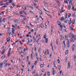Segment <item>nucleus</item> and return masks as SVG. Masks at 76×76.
<instances>
[{
  "instance_id": "37",
  "label": "nucleus",
  "mask_w": 76,
  "mask_h": 76,
  "mask_svg": "<svg viewBox=\"0 0 76 76\" xmlns=\"http://www.w3.org/2000/svg\"><path fill=\"white\" fill-rule=\"evenodd\" d=\"M29 56L26 57V60L27 61L29 60Z\"/></svg>"
},
{
  "instance_id": "28",
  "label": "nucleus",
  "mask_w": 76,
  "mask_h": 76,
  "mask_svg": "<svg viewBox=\"0 0 76 76\" xmlns=\"http://www.w3.org/2000/svg\"><path fill=\"white\" fill-rule=\"evenodd\" d=\"M51 32L50 35H52V34L53 33V28H52L51 29Z\"/></svg>"
},
{
  "instance_id": "47",
  "label": "nucleus",
  "mask_w": 76,
  "mask_h": 76,
  "mask_svg": "<svg viewBox=\"0 0 76 76\" xmlns=\"http://www.w3.org/2000/svg\"><path fill=\"white\" fill-rule=\"evenodd\" d=\"M68 38V36L65 35V39H67Z\"/></svg>"
},
{
  "instance_id": "50",
  "label": "nucleus",
  "mask_w": 76,
  "mask_h": 76,
  "mask_svg": "<svg viewBox=\"0 0 76 76\" xmlns=\"http://www.w3.org/2000/svg\"><path fill=\"white\" fill-rule=\"evenodd\" d=\"M21 71H22V72H21V73H23V68H21Z\"/></svg>"
},
{
  "instance_id": "23",
  "label": "nucleus",
  "mask_w": 76,
  "mask_h": 76,
  "mask_svg": "<svg viewBox=\"0 0 76 76\" xmlns=\"http://www.w3.org/2000/svg\"><path fill=\"white\" fill-rule=\"evenodd\" d=\"M46 37H47V34H44V35L43 36V38H44V39H45V38H46Z\"/></svg>"
},
{
  "instance_id": "2",
  "label": "nucleus",
  "mask_w": 76,
  "mask_h": 76,
  "mask_svg": "<svg viewBox=\"0 0 76 76\" xmlns=\"http://www.w3.org/2000/svg\"><path fill=\"white\" fill-rule=\"evenodd\" d=\"M15 28H11V29H12V33L11 32H8V34L9 35V36H10V35H14V34H15Z\"/></svg>"
},
{
  "instance_id": "6",
  "label": "nucleus",
  "mask_w": 76,
  "mask_h": 76,
  "mask_svg": "<svg viewBox=\"0 0 76 76\" xmlns=\"http://www.w3.org/2000/svg\"><path fill=\"white\" fill-rule=\"evenodd\" d=\"M10 39H11L10 37H8L7 39H6V41H7L8 42H9L10 41Z\"/></svg>"
},
{
  "instance_id": "42",
  "label": "nucleus",
  "mask_w": 76,
  "mask_h": 76,
  "mask_svg": "<svg viewBox=\"0 0 76 76\" xmlns=\"http://www.w3.org/2000/svg\"><path fill=\"white\" fill-rule=\"evenodd\" d=\"M36 18H37V20H39V18H38V16L37 15H36Z\"/></svg>"
},
{
  "instance_id": "63",
  "label": "nucleus",
  "mask_w": 76,
  "mask_h": 76,
  "mask_svg": "<svg viewBox=\"0 0 76 76\" xmlns=\"http://www.w3.org/2000/svg\"><path fill=\"white\" fill-rule=\"evenodd\" d=\"M64 3H66V4H68V2H67V1H64Z\"/></svg>"
},
{
  "instance_id": "13",
  "label": "nucleus",
  "mask_w": 76,
  "mask_h": 76,
  "mask_svg": "<svg viewBox=\"0 0 76 76\" xmlns=\"http://www.w3.org/2000/svg\"><path fill=\"white\" fill-rule=\"evenodd\" d=\"M39 10V14L42 15L43 13H42V12L41 11V10Z\"/></svg>"
},
{
  "instance_id": "59",
  "label": "nucleus",
  "mask_w": 76,
  "mask_h": 76,
  "mask_svg": "<svg viewBox=\"0 0 76 76\" xmlns=\"http://www.w3.org/2000/svg\"><path fill=\"white\" fill-rule=\"evenodd\" d=\"M55 63H56V61H54L53 62V64L54 66H55L56 64H55Z\"/></svg>"
},
{
  "instance_id": "24",
  "label": "nucleus",
  "mask_w": 76,
  "mask_h": 76,
  "mask_svg": "<svg viewBox=\"0 0 76 76\" xmlns=\"http://www.w3.org/2000/svg\"><path fill=\"white\" fill-rule=\"evenodd\" d=\"M75 20H73L72 22V23L73 25H74L75 24Z\"/></svg>"
},
{
  "instance_id": "48",
  "label": "nucleus",
  "mask_w": 76,
  "mask_h": 76,
  "mask_svg": "<svg viewBox=\"0 0 76 76\" xmlns=\"http://www.w3.org/2000/svg\"><path fill=\"white\" fill-rule=\"evenodd\" d=\"M47 74H48V76H50V72H48L47 73Z\"/></svg>"
},
{
  "instance_id": "41",
  "label": "nucleus",
  "mask_w": 76,
  "mask_h": 76,
  "mask_svg": "<svg viewBox=\"0 0 76 76\" xmlns=\"http://www.w3.org/2000/svg\"><path fill=\"white\" fill-rule=\"evenodd\" d=\"M58 69H59V70H60V69H61V66L59 65L58 66Z\"/></svg>"
},
{
  "instance_id": "33",
  "label": "nucleus",
  "mask_w": 76,
  "mask_h": 76,
  "mask_svg": "<svg viewBox=\"0 0 76 76\" xmlns=\"http://www.w3.org/2000/svg\"><path fill=\"white\" fill-rule=\"evenodd\" d=\"M57 61H58V63L59 64H60L61 61H60V59H57Z\"/></svg>"
},
{
  "instance_id": "25",
  "label": "nucleus",
  "mask_w": 76,
  "mask_h": 76,
  "mask_svg": "<svg viewBox=\"0 0 76 76\" xmlns=\"http://www.w3.org/2000/svg\"><path fill=\"white\" fill-rule=\"evenodd\" d=\"M21 22L23 23V24H25V21H24V20H22L21 21Z\"/></svg>"
},
{
  "instance_id": "22",
  "label": "nucleus",
  "mask_w": 76,
  "mask_h": 76,
  "mask_svg": "<svg viewBox=\"0 0 76 76\" xmlns=\"http://www.w3.org/2000/svg\"><path fill=\"white\" fill-rule=\"evenodd\" d=\"M48 38H45V42L46 43H48Z\"/></svg>"
},
{
  "instance_id": "34",
  "label": "nucleus",
  "mask_w": 76,
  "mask_h": 76,
  "mask_svg": "<svg viewBox=\"0 0 76 76\" xmlns=\"http://www.w3.org/2000/svg\"><path fill=\"white\" fill-rule=\"evenodd\" d=\"M69 29H70V30L71 31H73V28L71 26H69Z\"/></svg>"
},
{
  "instance_id": "21",
  "label": "nucleus",
  "mask_w": 76,
  "mask_h": 76,
  "mask_svg": "<svg viewBox=\"0 0 76 76\" xmlns=\"http://www.w3.org/2000/svg\"><path fill=\"white\" fill-rule=\"evenodd\" d=\"M68 10H69L71 9V6L70 5H68Z\"/></svg>"
},
{
  "instance_id": "19",
  "label": "nucleus",
  "mask_w": 76,
  "mask_h": 76,
  "mask_svg": "<svg viewBox=\"0 0 76 76\" xmlns=\"http://www.w3.org/2000/svg\"><path fill=\"white\" fill-rule=\"evenodd\" d=\"M3 63H1V64H0V67L1 69V68H2V66H3Z\"/></svg>"
},
{
  "instance_id": "7",
  "label": "nucleus",
  "mask_w": 76,
  "mask_h": 76,
  "mask_svg": "<svg viewBox=\"0 0 76 76\" xmlns=\"http://www.w3.org/2000/svg\"><path fill=\"white\" fill-rule=\"evenodd\" d=\"M75 44H73L72 47V49L73 51H75Z\"/></svg>"
},
{
  "instance_id": "27",
  "label": "nucleus",
  "mask_w": 76,
  "mask_h": 76,
  "mask_svg": "<svg viewBox=\"0 0 76 76\" xmlns=\"http://www.w3.org/2000/svg\"><path fill=\"white\" fill-rule=\"evenodd\" d=\"M67 46L68 48H69V47H70V43H67Z\"/></svg>"
},
{
  "instance_id": "39",
  "label": "nucleus",
  "mask_w": 76,
  "mask_h": 76,
  "mask_svg": "<svg viewBox=\"0 0 76 76\" xmlns=\"http://www.w3.org/2000/svg\"><path fill=\"white\" fill-rule=\"evenodd\" d=\"M34 51H37V46H34Z\"/></svg>"
},
{
  "instance_id": "20",
  "label": "nucleus",
  "mask_w": 76,
  "mask_h": 76,
  "mask_svg": "<svg viewBox=\"0 0 76 76\" xmlns=\"http://www.w3.org/2000/svg\"><path fill=\"white\" fill-rule=\"evenodd\" d=\"M68 53H69V50H67L65 52V55H67Z\"/></svg>"
},
{
  "instance_id": "55",
  "label": "nucleus",
  "mask_w": 76,
  "mask_h": 76,
  "mask_svg": "<svg viewBox=\"0 0 76 76\" xmlns=\"http://www.w3.org/2000/svg\"><path fill=\"white\" fill-rule=\"evenodd\" d=\"M44 71H45V70H44V69L42 68V72H44Z\"/></svg>"
},
{
  "instance_id": "1",
  "label": "nucleus",
  "mask_w": 76,
  "mask_h": 76,
  "mask_svg": "<svg viewBox=\"0 0 76 76\" xmlns=\"http://www.w3.org/2000/svg\"><path fill=\"white\" fill-rule=\"evenodd\" d=\"M69 38H70L71 39H70V42H74L76 40V36L75 35L72 33H70L69 34Z\"/></svg>"
},
{
  "instance_id": "62",
  "label": "nucleus",
  "mask_w": 76,
  "mask_h": 76,
  "mask_svg": "<svg viewBox=\"0 0 76 76\" xmlns=\"http://www.w3.org/2000/svg\"><path fill=\"white\" fill-rule=\"evenodd\" d=\"M26 27L28 29H29L30 28V27H29V26H26Z\"/></svg>"
},
{
  "instance_id": "12",
  "label": "nucleus",
  "mask_w": 76,
  "mask_h": 76,
  "mask_svg": "<svg viewBox=\"0 0 76 76\" xmlns=\"http://www.w3.org/2000/svg\"><path fill=\"white\" fill-rule=\"evenodd\" d=\"M60 20L61 21H63L64 20V16H62L61 18L60 19Z\"/></svg>"
},
{
  "instance_id": "31",
  "label": "nucleus",
  "mask_w": 76,
  "mask_h": 76,
  "mask_svg": "<svg viewBox=\"0 0 76 76\" xmlns=\"http://www.w3.org/2000/svg\"><path fill=\"white\" fill-rule=\"evenodd\" d=\"M37 63H38V61H37V60L34 62V65H37Z\"/></svg>"
},
{
  "instance_id": "5",
  "label": "nucleus",
  "mask_w": 76,
  "mask_h": 76,
  "mask_svg": "<svg viewBox=\"0 0 76 76\" xmlns=\"http://www.w3.org/2000/svg\"><path fill=\"white\" fill-rule=\"evenodd\" d=\"M11 50H12V48H9V52L8 53V57H9V56L10 55V53H10V52H11Z\"/></svg>"
},
{
  "instance_id": "58",
  "label": "nucleus",
  "mask_w": 76,
  "mask_h": 76,
  "mask_svg": "<svg viewBox=\"0 0 76 76\" xmlns=\"http://www.w3.org/2000/svg\"><path fill=\"white\" fill-rule=\"evenodd\" d=\"M14 67H15V68H17L18 67V65H17L15 64V65L14 66Z\"/></svg>"
},
{
  "instance_id": "18",
  "label": "nucleus",
  "mask_w": 76,
  "mask_h": 76,
  "mask_svg": "<svg viewBox=\"0 0 76 76\" xmlns=\"http://www.w3.org/2000/svg\"><path fill=\"white\" fill-rule=\"evenodd\" d=\"M52 73L53 75H55V73H56V71L55 70H53L52 72Z\"/></svg>"
},
{
  "instance_id": "49",
  "label": "nucleus",
  "mask_w": 76,
  "mask_h": 76,
  "mask_svg": "<svg viewBox=\"0 0 76 76\" xmlns=\"http://www.w3.org/2000/svg\"><path fill=\"white\" fill-rule=\"evenodd\" d=\"M49 57L50 58H51V57H52V53H51L49 55Z\"/></svg>"
},
{
  "instance_id": "46",
  "label": "nucleus",
  "mask_w": 76,
  "mask_h": 76,
  "mask_svg": "<svg viewBox=\"0 0 76 76\" xmlns=\"http://www.w3.org/2000/svg\"><path fill=\"white\" fill-rule=\"evenodd\" d=\"M16 29H20V27H19V26H17L16 27Z\"/></svg>"
},
{
  "instance_id": "53",
  "label": "nucleus",
  "mask_w": 76,
  "mask_h": 76,
  "mask_svg": "<svg viewBox=\"0 0 76 76\" xmlns=\"http://www.w3.org/2000/svg\"><path fill=\"white\" fill-rule=\"evenodd\" d=\"M29 7H30L31 9H34V7L33 6H29Z\"/></svg>"
},
{
  "instance_id": "16",
  "label": "nucleus",
  "mask_w": 76,
  "mask_h": 76,
  "mask_svg": "<svg viewBox=\"0 0 76 76\" xmlns=\"http://www.w3.org/2000/svg\"><path fill=\"white\" fill-rule=\"evenodd\" d=\"M72 10L73 11H76V8H75V7L73 6L72 8Z\"/></svg>"
},
{
  "instance_id": "10",
  "label": "nucleus",
  "mask_w": 76,
  "mask_h": 76,
  "mask_svg": "<svg viewBox=\"0 0 76 76\" xmlns=\"http://www.w3.org/2000/svg\"><path fill=\"white\" fill-rule=\"evenodd\" d=\"M70 62H68L67 68L68 69H69L70 67Z\"/></svg>"
},
{
  "instance_id": "8",
  "label": "nucleus",
  "mask_w": 76,
  "mask_h": 76,
  "mask_svg": "<svg viewBox=\"0 0 76 76\" xmlns=\"http://www.w3.org/2000/svg\"><path fill=\"white\" fill-rule=\"evenodd\" d=\"M22 7L24 10H26V7L25 6L23 5L22 6Z\"/></svg>"
},
{
  "instance_id": "9",
  "label": "nucleus",
  "mask_w": 76,
  "mask_h": 76,
  "mask_svg": "<svg viewBox=\"0 0 76 76\" xmlns=\"http://www.w3.org/2000/svg\"><path fill=\"white\" fill-rule=\"evenodd\" d=\"M12 1H13V0H11L9 2H8L6 3L5 4L7 5H9V3H12Z\"/></svg>"
},
{
  "instance_id": "64",
  "label": "nucleus",
  "mask_w": 76,
  "mask_h": 76,
  "mask_svg": "<svg viewBox=\"0 0 76 76\" xmlns=\"http://www.w3.org/2000/svg\"><path fill=\"white\" fill-rule=\"evenodd\" d=\"M29 12H30L31 13H32V14H34V13H33V12H32V11H31V10H30Z\"/></svg>"
},
{
  "instance_id": "51",
  "label": "nucleus",
  "mask_w": 76,
  "mask_h": 76,
  "mask_svg": "<svg viewBox=\"0 0 76 76\" xmlns=\"http://www.w3.org/2000/svg\"><path fill=\"white\" fill-rule=\"evenodd\" d=\"M5 52V49H4L3 50V51H2L1 52V53H3L4 54V52Z\"/></svg>"
},
{
  "instance_id": "4",
  "label": "nucleus",
  "mask_w": 76,
  "mask_h": 76,
  "mask_svg": "<svg viewBox=\"0 0 76 76\" xmlns=\"http://www.w3.org/2000/svg\"><path fill=\"white\" fill-rule=\"evenodd\" d=\"M43 53H44L45 54V55L43 56V58H47V55H46V53H47V52H46V51L44 50L43 51Z\"/></svg>"
},
{
  "instance_id": "38",
  "label": "nucleus",
  "mask_w": 76,
  "mask_h": 76,
  "mask_svg": "<svg viewBox=\"0 0 76 76\" xmlns=\"http://www.w3.org/2000/svg\"><path fill=\"white\" fill-rule=\"evenodd\" d=\"M64 23H67V20L66 19L64 21Z\"/></svg>"
},
{
  "instance_id": "14",
  "label": "nucleus",
  "mask_w": 76,
  "mask_h": 76,
  "mask_svg": "<svg viewBox=\"0 0 76 76\" xmlns=\"http://www.w3.org/2000/svg\"><path fill=\"white\" fill-rule=\"evenodd\" d=\"M46 51L47 52V54L48 55H49V54H50V52H49V50L48 49H46Z\"/></svg>"
},
{
  "instance_id": "3",
  "label": "nucleus",
  "mask_w": 76,
  "mask_h": 76,
  "mask_svg": "<svg viewBox=\"0 0 76 76\" xmlns=\"http://www.w3.org/2000/svg\"><path fill=\"white\" fill-rule=\"evenodd\" d=\"M57 23L58 25L60 26L59 28V30L60 31H61L63 28V26L62 25H61V22L59 21H58L57 22Z\"/></svg>"
},
{
  "instance_id": "43",
  "label": "nucleus",
  "mask_w": 76,
  "mask_h": 76,
  "mask_svg": "<svg viewBox=\"0 0 76 76\" xmlns=\"http://www.w3.org/2000/svg\"><path fill=\"white\" fill-rule=\"evenodd\" d=\"M27 50H28V48L24 49H23V50H24V52H25L26 51H27Z\"/></svg>"
},
{
  "instance_id": "60",
  "label": "nucleus",
  "mask_w": 76,
  "mask_h": 76,
  "mask_svg": "<svg viewBox=\"0 0 76 76\" xmlns=\"http://www.w3.org/2000/svg\"><path fill=\"white\" fill-rule=\"evenodd\" d=\"M28 65H30L31 64V62H30V61H28Z\"/></svg>"
},
{
  "instance_id": "56",
  "label": "nucleus",
  "mask_w": 76,
  "mask_h": 76,
  "mask_svg": "<svg viewBox=\"0 0 76 76\" xmlns=\"http://www.w3.org/2000/svg\"><path fill=\"white\" fill-rule=\"evenodd\" d=\"M23 13H24V14L26 15H27V14H26V12L25 11L23 10Z\"/></svg>"
},
{
  "instance_id": "32",
  "label": "nucleus",
  "mask_w": 76,
  "mask_h": 76,
  "mask_svg": "<svg viewBox=\"0 0 76 76\" xmlns=\"http://www.w3.org/2000/svg\"><path fill=\"white\" fill-rule=\"evenodd\" d=\"M5 58V56H3L1 57V58L2 60H3Z\"/></svg>"
},
{
  "instance_id": "36",
  "label": "nucleus",
  "mask_w": 76,
  "mask_h": 76,
  "mask_svg": "<svg viewBox=\"0 0 76 76\" xmlns=\"http://www.w3.org/2000/svg\"><path fill=\"white\" fill-rule=\"evenodd\" d=\"M19 22V20H14V22Z\"/></svg>"
},
{
  "instance_id": "61",
  "label": "nucleus",
  "mask_w": 76,
  "mask_h": 76,
  "mask_svg": "<svg viewBox=\"0 0 76 76\" xmlns=\"http://www.w3.org/2000/svg\"><path fill=\"white\" fill-rule=\"evenodd\" d=\"M30 31H31V32H34V29H31V30Z\"/></svg>"
},
{
  "instance_id": "52",
  "label": "nucleus",
  "mask_w": 76,
  "mask_h": 76,
  "mask_svg": "<svg viewBox=\"0 0 76 76\" xmlns=\"http://www.w3.org/2000/svg\"><path fill=\"white\" fill-rule=\"evenodd\" d=\"M35 54H36V57H38V53L37 52H36Z\"/></svg>"
},
{
  "instance_id": "54",
  "label": "nucleus",
  "mask_w": 76,
  "mask_h": 76,
  "mask_svg": "<svg viewBox=\"0 0 76 76\" xmlns=\"http://www.w3.org/2000/svg\"><path fill=\"white\" fill-rule=\"evenodd\" d=\"M69 25H70V24H71V23H72V20H70L69 21Z\"/></svg>"
},
{
  "instance_id": "45",
  "label": "nucleus",
  "mask_w": 76,
  "mask_h": 76,
  "mask_svg": "<svg viewBox=\"0 0 76 76\" xmlns=\"http://www.w3.org/2000/svg\"><path fill=\"white\" fill-rule=\"evenodd\" d=\"M40 51H41V48H39L38 50V53H40Z\"/></svg>"
},
{
  "instance_id": "17",
  "label": "nucleus",
  "mask_w": 76,
  "mask_h": 76,
  "mask_svg": "<svg viewBox=\"0 0 76 76\" xmlns=\"http://www.w3.org/2000/svg\"><path fill=\"white\" fill-rule=\"evenodd\" d=\"M6 18H4L3 19H2V21L4 22H5L6 21Z\"/></svg>"
},
{
  "instance_id": "29",
  "label": "nucleus",
  "mask_w": 76,
  "mask_h": 76,
  "mask_svg": "<svg viewBox=\"0 0 76 76\" xmlns=\"http://www.w3.org/2000/svg\"><path fill=\"white\" fill-rule=\"evenodd\" d=\"M39 27V28L41 27V28H43L44 27V25L43 24H41V26H40Z\"/></svg>"
},
{
  "instance_id": "30",
  "label": "nucleus",
  "mask_w": 76,
  "mask_h": 76,
  "mask_svg": "<svg viewBox=\"0 0 76 76\" xmlns=\"http://www.w3.org/2000/svg\"><path fill=\"white\" fill-rule=\"evenodd\" d=\"M23 10L20 11V14H21V15L23 14Z\"/></svg>"
},
{
  "instance_id": "26",
  "label": "nucleus",
  "mask_w": 76,
  "mask_h": 76,
  "mask_svg": "<svg viewBox=\"0 0 76 76\" xmlns=\"http://www.w3.org/2000/svg\"><path fill=\"white\" fill-rule=\"evenodd\" d=\"M63 43H64V47H66V43H65V41H64L63 42Z\"/></svg>"
},
{
  "instance_id": "11",
  "label": "nucleus",
  "mask_w": 76,
  "mask_h": 76,
  "mask_svg": "<svg viewBox=\"0 0 76 76\" xmlns=\"http://www.w3.org/2000/svg\"><path fill=\"white\" fill-rule=\"evenodd\" d=\"M31 59H33V51H32V53L31 54Z\"/></svg>"
},
{
  "instance_id": "40",
  "label": "nucleus",
  "mask_w": 76,
  "mask_h": 76,
  "mask_svg": "<svg viewBox=\"0 0 76 76\" xmlns=\"http://www.w3.org/2000/svg\"><path fill=\"white\" fill-rule=\"evenodd\" d=\"M44 64H41L40 65V67H41V68H42V67H44Z\"/></svg>"
},
{
  "instance_id": "35",
  "label": "nucleus",
  "mask_w": 76,
  "mask_h": 76,
  "mask_svg": "<svg viewBox=\"0 0 76 76\" xmlns=\"http://www.w3.org/2000/svg\"><path fill=\"white\" fill-rule=\"evenodd\" d=\"M34 68V64H32L31 69H33Z\"/></svg>"
},
{
  "instance_id": "15",
  "label": "nucleus",
  "mask_w": 76,
  "mask_h": 76,
  "mask_svg": "<svg viewBox=\"0 0 76 76\" xmlns=\"http://www.w3.org/2000/svg\"><path fill=\"white\" fill-rule=\"evenodd\" d=\"M65 19H67V12H66L65 13Z\"/></svg>"
},
{
  "instance_id": "44",
  "label": "nucleus",
  "mask_w": 76,
  "mask_h": 76,
  "mask_svg": "<svg viewBox=\"0 0 76 76\" xmlns=\"http://www.w3.org/2000/svg\"><path fill=\"white\" fill-rule=\"evenodd\" d=\"M56 44H57V45H58V40L57 39L56 40Z\"/></svg>"
},
{
  "instance_id": "57",
  "label": "nucleus",
  "mask_w": 76,
  "mask_h": 76,
  "mask_svg": "<svg viewBox=\"0 0 76 76\" xmlns=\"http://www.w3.org/2000/svg\"><path fill=\"white\" fill-rule=\"evenodd\" d=\"M12 5L13 6H14V7H16V5H15L14 3H13L12 4Z\"/></svg>"
}]
</instances>
